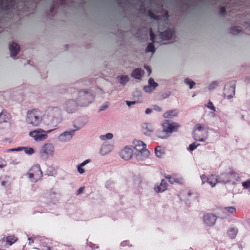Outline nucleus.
<instances>
[{
	"label": "nucleus",
	"instance_id": "17",
	"mask_svg": "<svg viewBox=\"0 0 250 250\" xmlns=\"http://www.w3.org/2000/svg\"><path fill=\"white\" fill-rule=\"evenodd\" d=\"M21 150H23L24 152L27 155L32 154L34 151V149L31 147H18L16 148H12L6 150V152H9L11 151H18Z\"/></svg>",
	"mask_w": 250,
	"mask_h": 250
},
{
	"label": "nucleus",
	"instance_id": "38",
	"mask_svg": "<svg viewBox=\"0 0 250 250\" xmlns=\"http://www.w3.org/2000/svg\"><path fill=\"white\" fill-rule=\"evenodd\" d=\"M199 145V144H197L196 142H194L189 146L188 149L189 151H192L194 150L195 148H196L197 146H198Z\"/></svg>",
	"mask_w": 250,
	"mask_h": 250
},
{
	"label": "nucleus",
	"instance_id": "59",
	"mask_svg": "<svg viewBox=\"0 0 250 250\" xmlns=\"http://www.w3.org/2000/svg\"><path fill=\"white\" fill-rule=\"evenodd\" d=\"M107 105L103 106L100 108V111H102L104 110L105 108H107Z\"/></svg>",
	"mask_w": 250,
	"mask_h": 250
},
{
	"label": "nucleus",
	"instance_id": "25",
	"mask_svg": "<svg viewBox=\"0 0 250 250\" xmlns=\"http://www.w3.org/2000/svg\"><path fill=\"white\" fill-rule=\"evenodd\" d=\"M200 178L202 180V184L207 182L211 186V187H214L215 186L216 182H213L210 181V177H207L206 175L203 174L200 176Z\"/></svg>",
	"mask_w": 250,
	"mask_h": 250
},
{
	"label": "nucleus",
	"instance_id": "9",
	"mask_svg": "<svg viewBox=\"0 0 250 250\" xmlns=\"http://www.w3.org/2000/svg\"><path fill=\"white\" fill-rule=\"evenodd\" d=\"M79 102L82 106H87L91 103L92 95L86 91H81L79 92Z\"/></svg>",
	"mask_w": 250,
	"mask_h": 250
},
{
	"label": "nucleus",
	"instance_id": "22",
	"mask_svg": "<svg viewBox=\"0 0 250 250\" xmlns=\"http://www.w3.org/2000/svg\"><path fill=\"white\" fill-rule=\"evenodd\" d=\"M178 113V111L176 109L168 110L164 113L163 117L165 118H172L176 117Z\"/></svg>",
	"mask_w": 250,
	"mask_h": 250
},
{
	"label": "nucleus",
	"instance_id": "13",
	"mask_svg": "<svg viewBox=\"0 0 250 250\" xmlns=\"http://www.w3.org/2000/svg\"><path fill=\"white\" fill-rule=\"evenodd\" d=\"M41 153L47 156H52L54 152V147L51 143L45 144L41 149Z\"/></svg>",
	"mask_w": 250,
	"mask_h": 250
},
{
	"label": "nucleus",
	"instance_id": "54",
	"mask_svg": "<svg viewBox=\"0 0 250 250\" xmlns=\"http://www.w3.org/2000/svg\"><path fill=\"white\" fill-rule=\"evenodd\" d=\"M244 26L250 31V23L245 22V25H244Z\"/></svg>",
	"mask_w": 250,
	"mask_h": 250
},
{
	"label": "nucleus",
	"instance_id": "2",
	"mask_svg": "<svg viewBox=\"0 0 250 250\" xmlns=\"http://www.w3.org/2000/svg\"><path fill=\"white\" fill-rule=\"evenodd\" d=\"M239 179L240 177L236 172L233 170H230L228 172L222 173L219 175L216 176L215 182L225 184L235 185Z\"/></svg>",
	"mask_w": 250,
	"mask_h": 250
},
{
	"label": "nucleus",
	"instance_id": "43",
	"mask_svg": "<svg viewBox=\"0 0 250 250\" xmlns=\"http://www.w3.org/2000/svg\"><path fill=\"white\" fill-rule=\"evenodd\" d=\"M129 241L127 240L124 241L122 242H121L120 245L121 247H125L126 245H128L129 247H132V245H128Z\"/></svg>",
	"mask_w": 250,
	"mask_h": 250
},
{
	"label": "nucleus",
	"instance_id": "63",
	"mask_svg": "<svg viewBox=\"0 0 250 250\" xmlns=\"http://www.w3.org/2000/svg\"><path fill=\"white\" fill-rule=\"evenodd\" d=\"M247 222L249 224V225L250 226V219L248 220Z\"/></svg>",
	"mask_w": 250,
	"mask_h": 250
},
{
	"label": "nucleus",
	"instance_id": "51",
	"mask_svg": "<svg viewBox=\"0 0 250 250\" xmlns=\"http://www.w3.org/2000/svg\"><path fill=\"white\" fill-rule=\"evenodd\" d=\"M34 238H35V237L33 238V237H29V238H28V240L29 241L28 244L29 245H31V244L34 242Z\"/></svg>",
	"mask_w": 250,
	"mask_h": 250
},
{
	"label": "nucleus",
	"instance_id": "45",
	"mask_svg": "<svg viewBox=\"0 0 250 250\" xmlns=\"http://www.w3.org/2000/svg\"><path fill=\"white\" fill-rule=\"evenodd\" d=\"M170 184H173L174 183H179V180L177 178L171 177V178L168 181Z\"/></svg>",
	"mask_w": 250,
	"mask_h": 250
},
{
	"label": "nucleus",
	"instance_id": "20",
	"mask_svg": "<svg viewBox=\"0 0 250 250\" xmlns=\"http://www.w3.org/2000/svg\"><path fill=\"white\" fill-rule=\"evenodd\" d=\"M148 84L149 85V86H145L144 87V90L146 92H150L158 86V83L152 78L149 79Z\"/></svg>",
	"mask_w": 250,
	"mask_h": 250
},
{
	"label": "nucleus",
	"instance_id": "19",
	"mask_svg": "<svg viewBox=\"0 0 250 250\" xmlns=\"http://www.w3.org/2000/svg\"><path fill=\"white\" fill-rule=\"evenodd\" d=\"M9 50L11 52V56L12 57L16 56L20 50V46L15 42H12L9 44Z\"/></svg>",
	"mask_w": 250,
	"mask_h": 250
},
{
	"label": "nucleus",
	"instance_id": "3",
	"mask_svg": "<svg viewBox=\"0 0 250 250\" xmlns=\"http://www.w3.org/2000/svg\"><path fill=\"white\" fill-rule=\"evenodd\" d=\"M42 113L38 109L28 110L26 117V122L33 126H38L42 121Z\"/></svg>",
	"mask_w": 250,
	"mask_h": 250
},
{
	"label": "nucleus",
	"instance_id": "40",
	"mask_svg": "<svg viewBox=\"0 0 250 250\" xmlns=\"http://www.w3.org/2000/svg\"><path fill=\"white\" fill-rule=\"evenodd\" d=\"M207 106L208 107V108L213 110V111H215V108L214 106L213 105V103L211 101H209L208 102Z\"/></svg>",
	"mask_w": 250,
	"mask_h": 250
},
{
	"label": "nucleus",
	"instance_id": "34",
	"mask_svg": "<svg viewBox=\"0 0 250 250\" xmlns=\"http://www.w3.org/2000/svg\"><path fill=\"white\" fill-rule=\"evenodd\" d=\"M118 78L120 79V83L123 84H125L129 81V78L127 76H119Z\"/></svg>",
	"mask_w": 250,
	"mask_h": 250
},
{
	"label": "nucleus",
	"instance_id": "39",
	"mask_svg": "<svg viewBox=\"0 0 250 250\" xmlns=\"http://www.w3.org/2000/svg\"><path fill=\"white\" fill-rule=\"evenodd\" d=\"M148 15L152 19H155V20L159 19V17L156 16L154 13H153L151 11H149L148 12Z\"/></svg>",
	"mask_w": 250,
	"mask_h": 250
},
{
	"label": "nucleus",
	"instance_id": "50",
	"mask_svg": "<svg viewBox=\"0 0 250 250\" xmlns=\"http://www.w3.org/2000/svg\"><path fill=\"white\" fill-rule=\"evenodd\" d=\"M153 109L158 112H160L162 110L161 108L159 106L156 105L153 106Z\"/></svg>",
	"mask_w": 250,
	"mask_h": 250
},
{
	"label": "nucleus",
	"instance_id": "21",
	"mask_svg": "<svg viewBox=\"0 0 250 250\" xmlns=\"http://www.w3.org/2000/svg\"><path fill=\"white\" fill-rule=\"evenodd\" d=\"M57 195L58 193L52 189L46 194V197L50 200L51 202L54 203L57 200Z\"/></svg>",
	"mask_w": 250,
	"mask_h": 250
},
{
	"label": "nucleus",
	"instance_id": "58",
	"mask_svg": "<svg viewBox=\"0 0 250 250\" xmlns=\"http://www.w3.org/2000/svg\"><path fill=\"white\" fill-rule=\"evenodd\" d=\"M165 178L167 179L168 181L171 178V176L170 175H167L165 176Z\"/></svg>",
	"mask_w": 250,
	"mask_h": 250
},
{
	"label": "nucleus",
	"instance_id": "26",
	"mask_svg": "<svg viewBox=\"0 0 250 250\" xmlns=\"http://www.w3.org/2000/svg\"><path fill=\"white\" fill-rule=\"evenodd\" d=\"M156 156H161L165 154V149L164 147L157 146L155 148Z\"/></svg>",
	"mask_w": 250,
	"mask_h": 250
},
{
	"label": "nucleus",
	"instance_id": "56",
	"mask_svg": "<svg viewBox=\"0 0 250 250\" xmlns=\"http://www.w3.org/2000/svg\"><path fill=\"white\" fill-rule=\"evenodd\" d=\"M152 109H150V108H147V109L146 110V111H145V113H146V114H150V113H151V112H152Z\"/></svg>",
	"mask_w": 250,
	"mask_h": 250
},
{
	"label": "nucleus",
	"instance_id": "44",
	"mask_svg": "<svg viewBox=\"0 0 250 250\" xmlns=\"http://www.w3.org/2000/svg\"><path fill=\"white\" fill-rule=\"evenodd\" d=\"M6 165V162L1 158L0 159V168H2Z\"/></svg>",
	"mask_w": 250,
	"mask_h": 250
},
{
	"label": "nucleus",
	"instance_id": "60",
	"mask_svg": "<svg viewBox=\"0 0 250 250\" xmlns=\"http://www.w3.org/2000/svg\"><path fill=\"white\" fill-rule=\"evenodd\" d=\"M213 85H217V83L216 82H213V83H212L211 84L210 86L212 87L213 88H214Z\"/></svg>",
	"mask_w": 250,
	"mask_h": 250
},
{
	"label": "nucleus",
	"instance_id": "41",
	"mask_svg": "<svg viewBox=\"0 0 250 250\" xmlns=\"http://www.w3.org/2000/svg\"><path fill=\"white\" fill-rule=\"evenodd\" d=\"M192 194H193V193L192 192H191L190 191H189L187 193V195L186 197L187 198V201H186V204H188V203H189V204L190 203V200H189V198L190 197H191Z\"/></svg>",
	"mask_w": 250,
	"mask_h": 250
},
{
	"label": "nucleus",
	"instance_id": "37",
	"mask_svg": "<svg viewBox=\"0 0 250 250\" xmlns=\"http://www.w3.org/2000/svg\"><path fill=\"white\" fill-rule=\"evenodd\" d=\"M225 209L231 214H233L236 212V208L233 207H226Z\"/></svg>",
	"mask_w": 250,
	"mask_h": 250
},
{
	"label": "nucleus",
	"instance_id": "5",
	"mask_svg": "<svg viewBox=\"0 0 250 250\" xmlns=\"http://www.w3.org/2000/svg\"><path fill=\"white\" fill-rule=\"evenodd\" d=\"M135 146H125L121 152V156H138L141 154L140 141H134Z\"/></svg>",
	"mask_w": 250,
	"mask_h": 250
},
{
	"label": "nucleus",
	"instance_id": "27",
	"mask_svg": "<svg viewBox=\"0 0 250 250\" xmlns=\"http://www.w3.org/2000/svg\"><path fill=\"white\" fill-rule=\"evenodd\" d=\"M4 239H6V241L9 246H11L17 240V238L14 235L8 236L6 238L3 237V239L4 240Z\"/></svg>",
	"mask_w": 250,
	"mask_h": 250
},
{
	"label": "nucleus",
	"instance_id": "36",
	"mask_svg": "<svg viewBox=\"0 0 250 250\" xmlns=\"http://www.w3.org/2000/svg\"><path fill=\"white\" fill-rule=\"evenodd\" d=\"M242 185L244 189H249L250 188V179L243 182Z\"/></svg>",
	"mask_w": 250,
	"mask_h": 250
},
{
	"label": "nucleus",
	"instance_id": "4",
	"mask_svg": "<svg viewBox=\"0 0 250 250\" xmlns=\"http://www.w3.org/2000/svg\"><path fill=\"white\" fill-rule=\"evenodd\" d=\"M174 31L172 29H167L163 32H160L158 36H155L153 33L151 29H150V40L153 43H160L162 41H166L170 39L172 36Z\"/></svg>",
	"mask_w": 250,
	"mask_h": 250
},
{
	"label": "nucleus",
	"instance_id": "42",
	"mask_svg": "<svg viewBox=\"0 0 250 250\" xmlns=\"http://www.w3.org/2000/svg\"><path fill=\"white\" fill-rule=\"evenodd\" d=\"M226 8L225 7L222 6L220 8L219 13L221 15L224 16L226 14Z\"/></svg>",
	"mask_w": 250,
	"mask_h": 250
},
{
	"label": "nucleus",
	"instance_id": "18",
	"mask_svg": "<svg viewBox=\"0 0 250 250\" xmlns=\"http://www.w3.org/2000/svg\"><path fill=\"white\" fill-rule=\"evenodd\" d=\"M77 104L72 100H69L65 103V109L68 113H73L76 110Z\"/></svg>",
	"mask_w": 250,
	"mask_h": 250
},
{
	"label": "nucleus",
	"instance_id": "12",
	"mask_svg": "<svg viewBox=\"0 0 250 250\" xmlns=\"http://www.w3.org/2000/svg\"><path fill=\"white\" fill-rule=\"evenodd\" d=\"M217 216L213 213H207L204 214L203 220L208 226H213L216 221Z\"/></svg>",
	"mask_w": 250,
	"mask_h": 250
},
{
	"label": "nucleus",
	"instance_id": "35",
	"mask_svg": "<svg viewBox=\"0 0 250 250\" xmlns=\"http://www.w3.org/2000/svg\"><path fill=\"white\" fill-rule=\"evenodd\" d=\"M113 134L111 133H108L106 135H101L100 138L102 140L106 139H111L113 138Z\"/></svg>",
	"mask_w": 250,
	"mask_h": 250
},
{
	"label": "nucleus",
	"instance_id": "30",
	"mask_svg": "<svg viewBox=\"0 0 250 250\" xmlns=\"http://www.w3.org/2000/svg\"><path fill=\"white\" fill-rule=\"evenodd\" d=\"M111 146L109 145H103L101 149V153L102 155L106 154V151H110Z\"/></svg>",
	"mask_w": 250,
	"mask_h": 250
},
{
	"label": "nucleus",
	"instance_id": "15",
	"mask_svg": "<svg viewBox=\"0 0 250 250\" xmlns=\"http://www.w3.org/2000/svg\"><path fill=\"white\" fill-rule=\"evenodd\" d=\"M153 131V128L151 124L143 123L142 124V132L146 136H150Z\"/></svg>",
	"mask_w": 250,
	"mask_h": 250
},
{
	"label": "nucleus",
	"instance_id": "24",
	"mask_svg": "<svg viewBox=\"0 0 250 250\" xmlns=\"http://www.w3.org/2000/svg\"><path fill=\"white\" fill-rule=\"evenodd\" d=\"M238 231L236 228H230L228 229L227 234L230 239H234L235 238Z\"/></svg>",
	"mask_w": 250,
	"mask_h": 250
},
{
	"label": "nucleus",
	"instance_id": "46",
	"mask_svg": "<svg viewBox=\"0 0 250 250\" xmlns=\"http://www.w3.org/2000/svg\"><path fill=\"white\" fill-rule=\"evenodd\" d=\"M82 167H80V165L77 166L78 171L80 174H83L84 172V169Z\"/></svg>",
	"mask_w": 250,
	"mask_h": 250
},
{
	"label": "nucleus",
	"instance_id": "6",
	"mask_svg": "<svg viewBox=\"0 0 250 250\" xmlns=\"http://www.w3.org/2000/svg\"><path fill=\"white\" fill-rule=\"evenodd\" d=\"M208 132L203 125L197 124L193 133L194 139L199 142L205 141Z\"/></svg>",
	"mask_w": 250,
	"mask_h": 250
},
{
	"label": "nucleus",
	"instance_id": "8",
	"mask_svg": "<svg viewBox=\"0 0 250 250\" xmlns=\"http://www.w3.org/2000/svg\"><path fill=\"white\" fill-rule=\"evenodd\" d=\"M51 130L45 131L41 128L31 131L29 132V136L34 138L36 141H42L47 138V133L51 132Z\"/></svg>",
	"mask_w": 250,
	"mask_h": 250
},
{
	"label": "nucleus",
	"instance_id": "16",
	"mask_svg": "<svg viewBox=\"0 0 250 250\" xmlns=\"http://www.w3.org/2000/svg\"><path fill=\"white\" fill-rule=\"evenodd\" d=\"M167 182L162 179L160 185H155L154 189L157 193L163 192L167 190Z\"/></svg>",
	"mask_w": 250,
	"mask_h": 250
},
{
	"label": "nucleus",
	"instance_id": "32",
	"mask_svg": "<svg viewBox=\"0 0 250 250\" xmlns=\"http://www.w3.org/2000/svg\"><path fill=\"white\" fill-rule=\"evenodd\" d=\"M184 82L186 84L189 85L190 89H192L193 87L195 85V83L189 78L185 79Z\"/></svg>",
	"mask_w": 250,
	"mask_h": 250
},
{
	"label": "nucleus",
	"instance_id": "33",
	"mask_svg": "<svg viewBox=\"0 0 250 250\" xmlns=\"http://www.w3.org/2000/svg\"><path fill=\"white\" fill-rule=\"evenodd\" d=\"M239 26L232 27L230 29V33L232 35H237L241 31Z\"/></svg>",
	"mask_w": 250,
	"mask_h": 250
},
{
	"label": "nucleus",
	"instance_id": "57",
	"mask_svg": "<svg viewBox=\"0 0 250 250\" xmlns=\"http://www.w3.org/2000/svg\"><path fill=\"white\" fill-rule=\"evenodd\" d=\"M43 250H51V248L49 246H44Z\"/></svg>",
	"mask_w": 250,
	"mask_h": 250
},
{
	"label": "nucleus",
	"instance_id": "53",
	"mask_svg": "<svg viewBox=\"0 0 250 250\" xmlns=\"http://www.w3.org/2000/svg\"><path fill=\"white\" fill-rule=\"evenodd\" d=\"M126 103L128 106H130L132 104H135L136 103V102L135 101H132V102L126 101Z\"/></svg>",
	"mask_w": 250,
	"mask_h": 250
},
{
	"label": "nucleus",
	"instance_id": "49",
	"mask_svg": "<svg viewBox=\"0 0 250 250\" xmlns=\"http://www.w3.org/2000/svg\"><path fill=\"white\" fill-rule=\"evenodd\" d=\"M144 68L146 69L147 71V75L149 76L151 73V69L149 68V66L146 65H144Z\"/></svg>",
	"mask_w": 250,
	"mask_h": 250
},
{
	"label": "nucleus",
	"instance_id": "48",
	"mask_svg": "<svg viewBox=\"0 0 250 250\" xmlns=\"http://www.w3.org/2000/svg\"><path fill=\"white\" fill-rule=\"evenodd\" d=\"M84 189V187H81L77 190L76 194L79 195L82 193V192L83 191Z\"/></svg>",
	"mask_w": 250,
	"mask_h": 250
},
{
	"label": "nucleus",
	"instance_id": "31",
	"mask_svg": "<svg viewBox=\"0 0 250 250\" xmlns=\"http://www.w3.org/2000/svg\"><path fill=\"white\" fill-rule=\"evenodd\" d=\"M155 51L154 46L153 44V43H149L147 45L146 49V52H152L154 53Z\"/></svg>",
	"mask_w": 250,
	"mask_h": 250
},
{
	"label": "nucleus",
	"instance_id": "52",
	"mask_svg": "<svg viewBox=\"0 0 250 250\" xmlns=\"http://www.w3.org/2000/svg\"><path fill=\"white\" fill-rule=\"evenodd\" d=\"M55 7V5L53 3H52V4L51 5V6L50 7V14H52L53 12Z\"/></svg>",
	"mask_w": 250,
	"mask_h": 250
},
{
	"label": "nucleus",
	"instance_id": "14",
	"mask_svg": "<svg viewBox=\"0 0 250 250\" xmlns=\"http://www.w3.org/2000/svg\"><path fill=\"white\" fill-rule=\"evenodd\" d=\"M15 0H0V8L3 10H10L14 6Z\"/></svg>",
	"mask_w": 250,
	"mask_h": 250
},
{
	"label": "nucleus",
	"instance_id": "29",
	"mask_svg": "<svg viewBox=\"0 0 250 250\" xmlns=\"http://www.w3.org/2000/svg\"><path fill=\"white\" fill-rule=\"evenodd\" d=\"M132 76L134 77V78L137 79H141V69L140 68H137L132 72Z\"/></svg>",
	"mask_w": 250,
	"mask_h": 250
},
{
	"label": "nucleus",
	"instance_id": "28",
	"mask_svg": "<svg viewBox=\"0 0 250 250\" xmlns=\"http://www.w3.org/2000/svg\"><path fill=\"white\" fill-rule=\"evenodd\" d=\"M142 155H143V156H148L150 154V151L146 149V145L142 141Z\"/></svg>",
	"mask_w": 250,
	"mask_h": 250
},
{
	"label": "nucleus",
	"instance_id": "61",
	"mask_svg": "<svg viewBox=\"0 0 250 250\" xmlns=\"http://www.w3.org/2000/svg\"><path fill=\"white\" fill-rule=\"evenodd\" d=\"M6 182L5 181H2V182H1V185L2 186H5V185H6Z\"/></svg>",
	"mask_w": 250,
	"mask_h": 250
},
{
	"label": "nucleus",
	"instance_id": "64",
	"mask_svg": "<svg viewBox=\"0 0 250 250\" xmlns=\"http://www.w3.org/2000/svg\"><path fill=\"white\" fill-rule=\"evenodd\" d=\"M241 16L240 15H239V14L237 15V17L238 18H240Z\"/></svg>",
	"mask_w": 250,
	"mask_h": 250
},
{
	"label": "nucleus",
	"instance_id": "23",
	"mask_svg": "<svg viewBox=\"0 0 250 250\" xmlns=\"http://www.w3.org/2000/svg\"><path fill=\"white\" fill-rule=\"evenodd\" d=\"M10 119V114L2 110L0 114V123L7 122L9 121Z\"/></svg>",
	"mask_w": 250,
	"mask_h": 250
},
{
	"label": "nucleus",
	"instance_id": "7",
	"mask_svg": "<svg viewBox=\"0 0 250 250\" xmlns=\"http://www.w3.org/2000/svg\"><path fill=\"white\" fill-rule=\"evenodd\" d=\"M28 178L32 182H37L42 177V172L39 165L33 166L27 173Z\"/></svg>",
	"mask_w": 250,
	"mask_h": 250
},
{
	"label": "nucleus",
	"instance_id": "62",
	"mask_svg": "<svg viewBox=\"0 0 250 250\" xmlns=\"http://www.w3.org/2000/svg\"><path fill=\"white\" fill-rule=\"evenodd\" d=\"M12 163L14 165H15V164H18L19 163V162H14V161H13L12 162Z\"/></svg>",
	"mask_w": 250,
	"mask_h": 250
},
{
	"label": "nucleus",
	"instance_id": "11",
	"mask_svg": "<svg viewBox=\"0 0 250 250\" xmlns=\"http://www.w3.org/2000/svg\"><path fill=\"white\" fill-rule=\"evenodd\" d=\"M75 127L76 129L65 131L60 135L58 137L59 141L62 142H66L70 140L75 134V131L79 129V127H76L75 126Z\"/></svg>",
	"mask_w": 250,
	"mask_h": 250
},
{
	"label": "nucleus",
	"instance_id": "47",
	"mask_svg": "<svg viewBox=\"0 0 250 250\" xmlns=\"http://www.w3.org/2000/svg\"><path fill=\"white\" fill-rule=\"evenodd\" d=\"M91 162V160L90 159H87L86 160H85L84 161H83V163H82L81 164H80V167H84V166H85L86 164H88L89 163H90Z\"/></svg>",
	"mask_w": 250,
	"mask_h": 250
},
{
	"label": "nucleus",
	"instance_id": "55",
	"mask_svg": "<svg viewBox=\"0 0 250 250\" xmlns=\"http://www.w3.org/2000/svg\"><path fill=\"white\" fill-rule=\"evenodd\" d=\"M87 244L92 249H94L95 245L92 243V242H89L87 243Z\"/></svg>",
	"mask_w": 250,
	"mask_h": 250
},
{
	"label": "nucleus",
	"instance_id": "10",
	"mask_svg": "<svg viewBox=\"0 0 250 250\" xmlns=\"http://www.w3.org/2000/svg\"><path fill=\"white\" fill-rule=\"evenodd\" d=\"M235 83L234 82L227 83L224 86V94L228 99L232 98L235 94Z\"/></svg>",
	"mask_w": 250,
	"mask_h": 250
},
{
	"label": "nucleus",
	"instance_id": "1",
	"mask_svg": "<svg viewBox=\"0 0 250 250\" xmlns=\"http://www.w3.org/2000/svg\"><path fill=\"white\" fill-rule=\"evenodd\" d=\"M162 130H158L157 134L159 138L166 139L173 132L177 131L180 125L176 122L166 120L162 124Z\"/></svg>",
	"mask_w": 250,
	"mask_h": 250
}]
</instances>
